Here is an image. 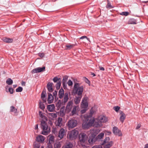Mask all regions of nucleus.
Returning <instances> with one entry per match:
<instances>
[{
  "label": "nucleus",
  "instance_id": "35",
  "mask_svg": "<svg viewBox=\"0 0 148 148\" xmlns=\"http://www.w3.org/2000/svg\"><path fill=\"white\" fill-rule=\"evenodd\" d=\"M80 96L81 97H77L75 99L74 101L75 104H77L79 103L82 97V96Z\"/></svg>",
  "mask_w": 148,
  "mask_h": 148
},
{
  "label": "nucleus",
  "instance_id": "6",
  "mask_svg": "<svg viewBox=\"0 0 148 148\" xmlns=\"http://www.w3.org/2000/svg\"><path fill=\"white\" fill-rule=\"evenodd\" d=\"M110 140L109 137H106L105 138L103 143H101L102 145L103 146L104 148H110L112 146L113 142L112 141Z\"/></svg>",
  "mask_w": 148,
  "mask_h": 148
},
{
  "label": "nucleus",
  "instance_id": "27",
  "mask_svg": "<svg viewBox=\"0 0 148 148\" xmlns=\"http://www.w3.org/2000/svg\"><path fill=\"white\" fill-rule=\"evenodd\" d=\"M97 140L96 138L94 137H89V139L88 140V141L90 144H92L95 143Z\"/></svg>",
  "mask_w": 148,
  "mask_h": 148
},
{
  "label": "nucleus",
  "instance_id": "61",
  "mask_svg": "<svg viewBox=\"0 0 148 148\" xmlns=\"http://www.w3.org/2000/svg\"><path fill=\"white\" fill-rule=\"evenodd\" d=\"M85 79H86V80L85 81L86 83H88V84H89L90 83V81H89V80L86 78H85Z\"/></svg>",
  "mask_w": 148,
  "mask_h": 148
},
{
  "label": "nucleus",
  "instance_id": "1",
  "mask_svg": "<svg viewBox=\"0 0 148 148\" xmlns=\"http://www.w3.org/2000/svg\"><path fill=\"white\" fill-rule=\"evenodd\" d=\"M81 117L83 121L82 125L84 129H88L91 126L98 127L95 126L97 124V122L96 119L94 117L86 115H82Z\"/></svg>",
  "mask_w": 148,
  "mask_h": 148
},
{
  "label": "nucleus",
  "instance_id": "12",
  "mask_svg": "<svg viewBox=\"0 0 148 148\" xmlns=\"http://www.w3.org/2000/svg\"><path fill=\"white\" fill-rule=\"evenodd\" d=\"M73 102L72 101H69L67 103L65 109L66 112L67 113L69 112L73 108Z\"/></svg>",
  "mask_w": 148,
  "mask_h": 148
},
{
  "label": "nucleus",
  "instance_id": "55",
  "mask_svg": "<svg viewBox=\"0 0 148 148\" xmlns=\"http://www.w3.org/2000/svg\"><path fill=\"white\" fill-rule=\"evenodd\" d=\"M46 148H52V145L51 144H48V146Z\"/></svg>",
  "mask_w": 148,
  "mask_h": 148
},
{
  "label": "nucleus",
  "instance_id": "49",
  "mask_svg": "<svg viewBox=\"0 0 148 148\" xmlns=\"http://www.w3.org/2000/svg\"><path fill=\"white\" fill-rule=\"evenodd\" d=\"M51 116L53 118H56L57 117V114L56 113H51Z\"/></svg>",
  "mask_w": 148,
  "mask_h": 148
},
{
  "label": "nucleus",
  "instance_id": "29",
  "mask_svg": "<svg viewBox=\"0 0 148 148\" xmlns=\"http://www.w3.org/2000/svg\"><path fill=\"white\" fill-rule=\"evenodd\" d=\"M48 137H49V144H51L53 142L54 139V136L51 135H50Z\"/></svg>",
  "mask_w": 148,
  "mask_h": 148
},
{
  "label": "nucleus",
  "instance_id": "10",
  "mask_svg": "<svg viewBox=\"0 0 148 148\" xmlns=\"http://www.w3.org/2000/svg\"><path fill=\"white\" fill-rule=\"evenodd\" d=\"M99 131L96 130H91L88 132L89 137H95L97 134L98 133Z\"/></svg>",
  "mask_w": 148,
  "mask_h": 148
},
{
  "label": "nucleus",
  "instance_id": "51",
  "mask_svg": "<svg viewBox=\"0 0 148 148\" xmlns=\"http://www.w3.org/2000/svg\"><path fill=\"white\" fill-rule=\"evenodd\" d=\"M59 79L60 78L58 79L57 77H55L53 78V81L54 82H57Z\"/></svg>",
  "mask_w": 148,
  "mask_h": 148
},
{
  "label": "nucleus",
  "instance_id": "44",
  "mask_svg": "<svg viewBox=\"0 0 148 148\" xmlns=\"http://www.w3.org/2000/svg\"><path fill=\"white\" fill-rule=\"evenodd\" d=\"M23 88L21 87H19L16 89V91L17 92H21L23 90Z\"/></svg>",
  "mask_w": 148,
  "mask_h": 148
},
{
  "label": "nucleus",
  "instance_id": "41",
  "mask_svg": "<svg viewBox=\"0 0 148 148\" xmlns=\"http://www.w3.org/2000/svg\"><path fill=\"white\" fill-rule=\"evenodd\" d=\"M40 144L39 143H37L36 142H34V148H39L40 147Z\"/></svg>",
  "mask_w": 148,
  "mask_h": 148
},
{
  "label": "nucleus",
  "instance_id": "2",
  "mask_svg": "<svg viewBox=\"0 0 148 148\" xmlns=\"http://www.w3.org/2000/svg\"><path fill=\"white\" fill-rule=\"evenodd\" d=\"M47 121L41 120L40 125L42 130V134L45 135H48L50 132V128L48 127L47 122Z\"/></svg>",
  "mask_w": 148,
  "mask_h": 148
},
{
  "label": "nucleus",
  "instance_id": "7",
  "mask_svg": "<svg viewBox=\"0 0 148 148\" xmlns=\"http://www.w3.org/2000/svg\"><path fill=\"white\" fill-rule=\"evenodd\" d=\"M77 124V121L75 119H72L68 121L66 125L69 128H72L75 127Z\"/></svg>",
  "mask_w": 148,
  "mask_h": 148
},
{
  "label": "nucleus",
  "instance_id": "63",
  "mask_svg": "<svg viewBox=\"0 0 148 148\" xmlns=\"http://www.w3.org/2000/svg\"><path fill=\"white\" fill-rule=\"evenodd\" d=\"M25 82H23L22 83V86H25Z\"/></svg>",
  "mask_w": 148,
  "mask_h": 148
},
{
  "label": "nucleus",
  "instance_id": "19",
  "mask_svg": "<svg viewBox=\"0 0 148 148\" xmlns=\"http://www.w3.org/2000/svg\"><path fill=\"white\" fill-rule=\"evenodd\" d=\"M62 119L61 118H58V120L55 122L56 125L61 127L62 125Z\"/></svg>",
  "mask_w": 148,
  "mask_h": 148
},
{
  "label": "nucleus",
  "instance_id": "40",
  "mask_svg": "<svg viewBox=\"0 0 148 148\" xmlns=\"http://www.w3.org/2000/svg\"><path fill=\"white\" fill-rule=\"evenodd\" d=\"M64 107H63L62 109H60V116H63L64 115L65 113L64 111Z\"/></svg>",
  "mask_w": 148,
  "mask_h": 148
},
{
  "label": "nucleus",
  "instance_id": "39",
  "mask_svg": "<svg viewBox=\"0 0 148 148\" xmlns=\"http://www.w3.org/2000/svg\"><path fill=\"white\" fill-rule=\"evenodd\" d=\"M39 104L40 108L42 110H44L45 108V106L43 103L40 101Z\"/></svg>",
  "mask_w": 148,
  "mask_h": 148
},
{
  "label": "nucleus",
  "instance_id": "24",
  "mask_svg": "<svg viewBox=\"0 0 148 148\" xmlns=\"http://www.w3.org/2000/svg\"><path fill=\"white\" fill-rule=\"evenodd\" d=\"M55 108V106L54 104H51L47 106V110L50 112H52L54 110Z\"/></svg>",
  "mask_w": 148,
  "mask_h": 148
},
{
  "label": "nucleus",
  "instance_id": "62",
  "mask_svg": "<svg viewBox=\"0 0 148 148\" xmlns=\"http://www.w3.org/2000/svg\"><path fill=\"white\" fill-rule=\"evenodd\" d=\"M144 148H148V144H146L144 147Z\"/></svg>",
  "mask_w": 148,
  "mask_h": 148
},
{
  "label": "nucleus",
  "instance_id": "17",
  "mask_svg": "<svg viewBox=\"0 0 148 148\" xmlns=\"http://www.w3.org/2000/svg\"><path fill=\"white\" fill-rule=\"evenodd\" d=\"M10 112L13 113L14 115H17L18 113L17 109L13 106H10Z\"/></svg>",
  "mask_w": 148,
  "mask_h": 148
},
{
  "label": "nucleus",
  "instance_id": "30",
  "mask_svg": "<svg viewBox=\"0 0 148 148\" xmlns=\"http://www.w3.org/2000/svg\"><path fill=\"white\" fill-rule=\"evenodd\" d=\"M104 136V133L101 132L96 137V138L97 140H99L101 139H102Z\"/></svg>",
  "mask_w": 148,
  "mask_h": 148
},
{
  "label": "nucleus",
  "instance_id": "52",
  "mask_svg": "<svg viewBox=\"0 0 148 148\" xmlns=\"http://www.w3.org/2000/svg\"><path fill=\"white\" fill-rule=\"evenodd\" d=\"M106 7L107 8H112L113 7L110 3H108Z\"/></svg>",
  "mask_w": 148,
  "mask_h": 148
},
{
  "label": "nucleus",
  "instance_id": "3",
  "mask_svg": "<svg viewBox=\"0 0 148 148\" xmlns=\"http://www.w3.org/2000/svg\"><path fill=\"white\" fill-rule=\"evenodd\" d=\"M87 139L88 136L86 134L84 133H80L79 135V141L78 144H80L82 146H85Z\"/></svg>",
  "mask_w": 148,
  "mask_h": 148
},
{
  "label": "nucleus",
  "instance_id": "4",
  "mask_svg": "<svg viewBox=\"0 0 148 148\" xmlns=\"http://www.w3.org/2000/svg\"><path fill=\"white\" fill-rule=\"evenodd\" d=\"M73 92L74 93L79 96H82L83 91V86H80L79 83H75L74 87Z\"/></svg>",
  "mask_w": 148,
  "mask_h": 148
},
{
  "label": "nucleus",
  "instance_id": "46",
  "mask_svg": "<svg viewBox=\"0 0 148 148\" xmlns=\"http://www.w3.org/2000/svg\"><path fill=\"white\" fill-rule=\"evenodd\" d=\"M120 14L122 15L127 16L129 14V13L127 12H123Z\"/></svg>",
  "mask_w": 148,
  "mask_h": 148
},
{
  "label": "nucleus",
  "instance_id": "53",
  "mask_svg": "<svg viewBox=\"0 0 148 148\" xmlns=\"http://www.w3.org/2000/svg\"><path fill=\"white\" fill-rule=\"evenodd\" d=\"M83 109L81 111V112L82 114L84 113L88 109V108H83Z\"/></svg>",
  "mask_w": 148,
  "mask_h": 148
},
{
  "label": "nucleus",
  "instance_id": "42",
  "mask_svg": "<svg viewBox=\"0 0 148 148\" xmlns=\"http://www.w3.org/2000/svg\"><path fill=\"white\" fill-rule=\"evenodd\" d=\"M129 23L130 24H134L136 23V21L134 19L130 20L129 21Z\"/></svg>",
  "mask_w": 148,
  "mask_h": 148
},
{
  "label": "nucleus",
  "instance_id": "59",
  "mask_svg": "<svg viewBox=\"0 0 148 148\" xmlns=\"http://www.w3.org/2000/svg\"><path fill=\"white\" fill-rule=\"evenodd\" d=\"M99 69L100 70L103 71L104 70V68L103 67H101V66L99 67Z\"/></svg>",
  "mask_w": 148,
  "mask_h": 148
},
{
  "label": "nucleus",
  "instance_id": "21",
  "mask_svg": "<svg viewBox=\"0 0 148 148\" xmlns=\"http://www.w3.org/2000/svg\"><path fill=\"white\" fill-rule=\"evenodd\" d=\"M5 91L6 92H9L10 94L13 93V89L12 88H9V86H6L5 87Z\"/></svg>",
  "mask_w": 148,
  "mask_h": 148
},
{
  "label": "nucleus",
  "instance_id": "25",
  "mask_svg": "<svg viewBox=\"0 0 148 148\" xmlns=\"http://www.w3.org/2000/svg\"><path fill=\"white\" fill-rule=\"evenodd\" d=\"M64 95V90L62 88L59 90L58 93L59 97L60 99L62 98Z\"/></svg>",
  "mask_w": 148,
  "mask_h": 148
},
{
  "label": "nucleus",
  "instance_id": "20",
  "mask_svg": "<svg viewBox=\"0 0 148 148\" xmlns=\"http://www.w3.org/2000/svg\"><path fill=\"white\" fill-rule=\"evenodd\" d=\"M68 79V77L66 76H65L62 79V85L64 89L66 88V82Z\"/></svg>",
  "mask_w": 148,
  "mask_h": 148
},
{
  "label": "nucleus",
  "instance_id": "18",
  "mask_svg": "<svg viewBox=\"0 0 148 148\" xmlns=\"http://www.w3.org/2000/svg\"><path fill=\"white\" fill-rule=\"evenodd\" d=\"M120 120L122 123H123L125 119L126 115L125 114L121 111H120Z\"/></svg>",
  "mask_w": 148,
  "mask_h": 148
},
{
  "label": "nucleus",
  "instance_id": "22",
  "mask_svg": "<svg viewBox=\"0 0 148 148\" xmlns=\"http://www.w3.org/2000/svg\"><path fill=\"white\" fill-rule=\"evenodd\" d=\"M53 85L52 83L49 82L47 85L48 90L51 92H52L53 91Z\"/></svg>",
  "mask_w": 148,
  "mask_h": 148
},
{
  "label": "nucleus",
  "instance_id": "5",
  "mask_svg": "<svg viewBox=\"0 0 148 148\" xmlns=\"http://www.w3.org/2000/svg\"><path fill=\"white\" fill-rule=\"evenodd\" d=\"M97 124L95 126H96L98 127L102 126V123H106L108 121V118L106 116L103 115H100L96 119Z\"/></svg>",
  "mask_w": 148,
  "mask_h": 148
},
{
  "label": "nucleus",
  "instance_id": "48",
  "mask_svg": "<svg viewBox=\"0 0 148 148\" xmlns=\"http://www.w3.org/2000/svg\"><path fill=\"white\" fill-rule=\"evenodd\" d=\"M67 84L69 86H71L73 85V83L71 80H69L67 82Z\"/></svg>",
  "mask_w": 148,
  "mask_h": 148
},
{
  "label": "nucleus",
  "instance_id": "57",
  "mask_svg": "<svg viewBox=\"0 0 148 148\" xmlns=\"http://www.w3.org/2000/svg\"><path fill=\"white\" fill-rule=\"evenodd\" d=\"M57 94V92L56 91H55L53 93V95L54 96L56 97Z\"/></svg>",
  "mask_w": 148,
  "mask_h": 148
},
{
  "label": "nucleus",
  "instance_id": "47",
  "mask_svg": "<svg viewBox=\"0 0 148 148\" xmlns=\"http://www.w3.org/2000/svg\"><path fill=\"white\" fill-rule=\"evenodd\" d=\"M86 39L88 40L89 41V42H90V39L89 38H88L86 36H82L79 38V39Z\"/></svg>",
  "mask_w": 148,
  "mask_h": 148
},
{
  "label": "nucleus",
  "instance_id": "56",
  "mask_svg": "<svg viewBox=\"0 0 148 148\" xmlns=\"http://www.w3.org/2000/svg\"><path fill=\"white\" fill-rule=\"evenodd\" d=\"M38 55L41 57H43L44 56V54L43 53H39L38 54Z\"/></svg>",
  "mask_w": 148,
  "mask_h": 148
},
{
  "label": "nucleus",
  "instance_id": "14",
  "mask_svg": "<svg viewBox=\"0 0 148 148\" xmlns=\"http://www.w3.org/2000/svg\"><path fill=\"white\" fill-rule=\"evenodd\" d=\"M45 68V66L42 67H38L33 69L31 71L32 73H40L44 71Z\"/></svg>",
  "mask_w": 148,
  "mask_h": 148
},
{
  "label": "nucleus",
  "instance_id": "60",
  "mask_svg": "<svg viewBox=\"0 0 148 148\" xmlns=\"http://www.w3.org/2000/svg\"><path fill=\"white\" fill-rule=\"evenodd\" d=\"M38 129V124H36V125L35 127V130H37Z\"/></svg>",
  "mask_w": 148,
  "mask_h": 148
},
{
  "label": "nucleus",
  "instance_id": "13",
  "mask_svg": "<svg viewBox=\"0 0 148 148\" xmlns=\"http://www.w3.org/2000/svg\"><path fill=\"white\" fill-rule=\"evenodd\" d=\"M112 131L113 133L115 135L119 136H122L121 131L116 127H114L113 128Z\"/></svg>",
  "mask_w": 148,
  "mask_h": 148
},
{
  "label": "nucleus",
  "instance_id": "9",
  "mask_svg": "<svg viewBox=\"0 0 148 148\" xmlns=\"http://www.w3.org/2000/svg\"><path fill=\"white\" fill-rule=\"evenodd\" d=\"M87 97H84L82 100L81 108H87L88 104L87 101Z\"/></svg>",
  "mask_w": 148,
  "mask_h": 148
},
{
  "label": "nucleus",
  "instance_id": "50",
  "mask_svg": "<svg viewBox=\"0 0 148 148\" xmlns=\"http://www.w3.org/2000/svg\"><path fill=\"white\" fill-rule=\"evenodd\" d=\"M102 145L101 144V145H96L93 146L92 148H102Z\"/></svg>",
  "mask_w": 148,
  "mask_h": 148
},
{
  "label": "nucleus",
  "instance_id": "15",
  "mask_svg": "<svg viewBox=\"0 0 148 148\" xmlns=\"http://www.w3.org/2000/svg\"><path fill=\"white\" fill-rule=\"evenodd\" d=\"M45 140V138L44 136L41 135H39L37 136L36 140L38 142L42 143Z\"/></svg>",
  "mask_w": 148,
  "mask_h": 148
},
{
  "label": "nucleus",
  "instance_id": "11",
  "mask_svg": "<svg viewBox=\"0 0 148 148\" xmlns=\"http://www.w3.org/2000/svg\"><path fill=\"white\" fill-rule=\"evenodd\" d=\"M66 130L63 128L61 129L58 132V137L60 138V140L62 139L64 136L66 135Z\"/></svg>",
  "mask_w": 148,
  "mask_h": 148
},
{
  "label": "nucleus",
  "instance_id": "34",
  "mask_svg": "<svg viewBox=\"0 0 148 148\" xmlns=\"http://www.w3.org/2000/svg\"><path fill=\"white\" fill-rule=\"evenodd\" d=\"M75 46V44H69L66 45V49H69Z\"/></svg>",
  "mask_w": 148,
  "mask_h": 148
},
{
  "label": "nucleus",
  "instance_id": "31",
  "mask_svg": "<svg viewBox=\"0 0 148 148\" xmlns=\"http://www.w3.org/2000/svg\"><path fill=\"white\" fill-rule=\"evenodd\" d=\"M72 144L70 143L64 145L62 148H72Z\"/></svg>",
  "mask_w": 148,
  "mask_h": 148
},
{
  "label": "nucleus",
  "instance_id": "58",
  "mask_svg": "<svg viewBox=\"0 0 148 148\" xmlns=\"http://www.w3.org/2000/svg\"><path fill=\"white\" fill-rule=\"evenodd\" d=\"M105 133L106 135H110V134H111V133L110 132L108 131V132H105Z\"/></svg>",
  "mask_w": 148,
  "mask_h": 148
},
{
  "label": "nucleus",
  "instance_id": "36",
  "mask_svg": "<svg viewBox=\"0 0 148 148\" xmlns=\"http://www.w3.org/2000/svg\"><path fill=\"white\" fill-rule=\"evenodd\" d=\"M63 103L60 100H59L56 103V106L59 108L62 104Z\"/></svg>",
  "mask_w": 148,
  "mask_h": 148
},
{
  "label": "nucleus",
  "instance_id": "33",
  "mask_svg": "<svg viewBox=\"0 0 148 148\" xmlns=\"http://www.w3.org/2000/svg\"><path fill=\"white\" fill-rule=\"evenodd\" d=\"M78 107L77 106H74L73 107V110L71 111V114L72 115L75 114L76 113V109Z\"/></svg>",
  "mask_w": 148,
  "mask_h": 148
},
{
  "label": "nucleus",
  "instance_id": "38",
  "mask_svg": "<svg viewBox=\"0 0 148 148\" xmlns=\"http://www.w3.org/2000/svg\"><path fill=\"white\" fill-rule=\"evenodd\" d=\"M13 82V80L10 78H8L6 81V83L8 85H12Z\"/></svg>",
  "mask_w": 148,
  "mask_h": 148
},
{
  "label": "nucleus",
  "instance_id": "54",
  "mask_svg": "<svg viewBox=\"0 0 148 148\" xmlns=\"http://www.w3.org/2000/svg\"><path fill=\"white\" fill-rule=\"evenodd\" d=\"M141 125L140 124H138L136 126V130H138L140 128V127H141Z\"/></svg>",
  "mask_w": 148,
  "mask_h": 148
},
{
  "label": "nucleus",
  "instance_id": "16",
  "mask_svg": "<svg viewBox=\"0 0 148 148\" xmlns=\"http://www.w3.org/2000/svg\"><path fill=\"white\" fill-rule=\"evenodd\" d=\"M54 98L51 94H49L47 100L48 103L49 104L52 103L53 101Z\"/></svg>",
  "mask_w": 148,
  "mask_h": 148
},
{
  "label": "nucleus",
  "instance_id": "23",
  "mask_svg": "<svg viewBox=\"0 0 148 148\" xmlns=\"http://www.w3.org/2000/svg\"><path fill=\"white\" fill-rule=\"evenodd\" d=\"M2 40L4 42L7 43H11L13 42V39L12 38L4 37Z\"/></svg>",
  "mask_w": 148,
  "mask_h": 148
},
{
  "label": "nucleus",
  "instance_id": "45",
  "mask_svg": "<svg viewBox=\"0 0 148 148\" xmlns=\"http://www.w3.org/2000/svg\"><path fill=\"white\" fill-rule=\"evenodd\" d=\"M120 107L118 106H115L114 107L113 109L116 112H118L120 109Z\"/></svg>",
  "mask_w": 148,
  "mask_h": 148
},
{
  "label": "nucleus",
  "instance_id": "64",
  "mask_svg": "<svg viewBox=\"0 0 148 148\" xmlns=\"http://www.w3.org/2000/svg\"><path fill=\"white\" fill-rule=\"evenodd\" d=\"M17 86L16 85H13V87L14 88L16 87Z\"/></svg>",
  "mask_w": 148,
  "mask_h": 148
},
{
  "label": "nucleus",
  "instance_id": "37",
  "mask_svg": "<svg viewBox=\"0 0 148 148\" xmlns=\"http://www.w3.org/2000/svg\"><path fill=\"white\" fill-rule=\"evenodd\" d=\"M61 144L60 142L56 143L54 145V148H60Z\"/></svg>",
  "mask_w": 148,
  "mask_h": 148
},
{
  "label": "nucleus",
  "instance_id": "28",
  "mask_svg": "<svg viewBox=\"0 0 148 148\" xmlns=\"http://www.w3.org/2000/svg\"><path fill=\"white\" fill-rule=\"evenodd\" d=\"M69 99V95L68 93H65L64 95L63 102L64 103H65L68 101Z\"/></svg>",
  "mask_w": 148,
  "mask_h": 148
},
{
  "label": "nucleus",
  "instance_id": "43",
  "mask_svg": "<svg viewBox=\"0 0 148 148\" xmlns=\"http://www.w3.org/2000/svg\"><path fill=\"white\" fill-rule=\"evenodd\" d=\"M61 83L60 82H57L56 84V87L57 89H58L60 88L61 86Z\"/></svg>",
  "mask_w": 148,
  "mask_h": 148
},
{
  "label": "nucleus",
  "instance_id": "32",
  "mask_svg": "<svg viewBox=\"0 0 148 148\" xmlns=\"http://www.w3.org/2000/svg\"><path fill=\"white\" fill-rule=\"evenodd\" d=\"M46 95V93L45 92H43L41 95V98L42 99L43 102H46V99L45 98V96Z\"/></svg>",
  "mask_w": 148,
  "mask_h": 148
},
{
  "label": "nucleus",
  "instance_id": "8",
  "mask_svg": "<svg viewBox=\"0 0 148 148\" xmlns=\"http://www.w3.org/2000/svg\"><path fill=\"white\" fill-rule=\"evenodd\" d=\"M79 134V132L76 129H74L70 132L69 134V138L71 140L76 139Z\"/></svg>",
  "mask_w": 148,
  "mask_h": 148
},
{
  "label": "nucleus",
  "instance_id": "26",
  "mask_svg": "<svg viewBox=\"0 0 148 148\" xmlns=\"http://www.w3.org/2000/svg\"><path fill=\"white\" fill-rule=\"evenodd\" d=\"M39 114L42 120H47V117L45 116L44 114L42 112L40 111Z\"/></svg>",
  "mask_w": 148,
  "mask_h": 148
}]
</instances>
